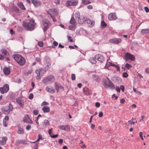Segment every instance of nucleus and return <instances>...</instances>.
<instances>
[{
	"label": "nucleus",
	"instance_id": "obj_40",
	"mask_svg": "<svg viewBox=\"0 0 149 149\" xmlns=\"http://www.w3.org/2000/svg\"><path fill=\"white\" fill-rule=\"evenodd\" d=\"M109 83H107V82L106 81H104L103 84L104 86L106 88H108Z\"/></svg>",
	"mask_w": 149,
	"mask_h": 149
},
{
	"label": "nucleus",
	"instance_id": "obj_26",
	"mask_svg": "<svg viewBox=\"0 0 149 149\" xmlns=\"http://www.w3.org/2000/svg\"><path fill=\"white\" fill-rule=\"evenodd\" d=\"M12 57L19 63V54H15L12 55Z\"/></svg>",
	"mask_w": 149,
	"mask_h": 149
},
{
	"label": "nucleus",
	"instance_id": "obj_35",
	"mask_svg": "<svg viewBox=\"0 0 149 149\" xmlns=\"http://www.w3.org/2000/svg\"><path fill=\"white\" fill-rule=\"evenodd\" d=\"M44 124L45 125V126L46 127L47 125H49V122L48 120H44Z\"/></svg>",
	"mask_w": 149,
	"mask_h": 149
},
{
	"label": "nucleus",
	"instance_id": "obj_37",
	"mask_svg": "<svg viewBox=\"0 0 149 149\" xmlns=\"http://www.w3.org/2000/svg\"><path fill=\"white\" fill-rule=\"evenodd\" d=\"M75 21L74 19V18L72 17L70 21V24H72L73 25L75 24Z\"/></svg>",
	"mask_w": 149,
	"mask_h": 149
},
{
	"label": "nucleus",
	"instance_id": "obj_34",
	"mask_svg": "<svg viewBox=\"0 0 149 149\" xmlns=\"http://www.w3.org/2000/svg\"><path fill=\"white\" fill-rule=\"evenodd\" d=\"M1 51L2 54L4 56L6 55L7 54V51L5 49H1Z\"/></svg>",
	"mask_w": 149,
	"mask_h": 149
},
{
	"label": "nucleus",
	"instance_id": "obj_5",
	"mask_svg": "<svg viewBox=\"0 0 149 149\" xmlns=\"http://www.w3.org/2000/svg\"><path fill=\"white\" fill-rule=\"evenodd\" d=\"M78 3L77 0H70L67 1L65 3L66 5L67 6H75L77 5Z\"/></svg>",
	"mask_w": 149,
	"mask_h": 149
},
{
	"label": "nucleus",
	"instance_id": "obj_43",
	"mask_svg": "<svg viewBox=\"0 0 149 149\" xmlns=\"http://www.w3.org/2000/svg\"><path fill=\"white\" fill-rule=\"evenodd\" d=\"M123 77L125 78L127 77L128 76V74L126 72H124L123 74Z\"/></svg>",
	"mask_w": 149,
	"mask_h": 149
},
{
	"label": "nucleus",
	"instance_id": "obj_11",
	"mask_svg": "<svg viewBox=\"0 0 149 149\" xmlns=\"http://www.w3.org/2000/svg\"><path fill=\"white\" fill-rule=\"evenodd\" d=\"M58 127L61 130H64L68 131H70V126L68 125H61L59 126Z\"/></svg>",
	"mask_w": 149,
	"mask_h": 149
},
{
	"label": "nucleus",
	"instance_id": "obj_31",
	"mask_svg": "<svg viewBox=\"0 0 149 149\" xmlns=\"http://www.w3.org/2000/svg\"><path fill=\"white\" fill-rule=\"evenodd\" d=\"M93 80L94 81H95L97 82H98L100 81V79L95 74H93L92 75Z\"/></svg>",
	"mask_w": 149,
	"mask_h": 149
},
{
	"label": "nucleus",
	"instance_id": "obj_27",
	"mask_svg": "<svg viewBox=\"0 0 149 149\" xmlns=\"http://www.w3.org/2000/svg\"><path fill=\"white\" fill-rule=\"evenodd\" d=\"M2 140H1L0 142V144L2 145H4L6 143V141L7 139V138L6 137H3L2 138Z\"/></svg>",
	"mask_w": 149,
	"mask_h": 149
},
{
	"label": "nucleus",
	"instance_id": "obj_25",
	"mask_svg": "<svg viewBox=\"0 0 149 149\" xmlns=\"http://www.w3.org/2000/svg\"><path fill=\"white\" fill-rule=\"evenodd\" d=\"M42 110L45 113L49 112L50 111V108L48 106H45L42 108Z\"/></svg>",
	"mask_w": 149,
	"mask_h": 149
},
{
	"label": "nucleus",
	"instance_id": "obj_62",
	"mask_svg": "<svg viewBox=\"0 0 149 149\" xmlns=\"http://www.w3.org/2000/svg\"><path fill=\"white\" fill-rule=\"evenodd\" d=\"M36 60L37 62H40L41 61L40 59V58L36 57Z\"/></svg>",
	"mask_w": 149,
	"mask_h": 149
},
{
	"label": "nucleus",
	"instance_id": "obj_32",
	"mask_svg": "<svg viewBox=\"0 0 149 149\" xmlns=\"http://www.w3.org/2000/svg\"><path fill=\"white\" fill-rule=\"evenodd\" d=\"M95 58L93 57L89 59V61L92 64H95L96 63V61L95 59Z\"/></svg>",
	"mask_w": 149,
	"mask_h": 149
},
{
	"label": "nucleus",
	"instance_id": "obj_36",
	"mask_svg": "<svg viewBox=\"0 0 149 149\" xmlns=\"http://www.w3.org/2000/svg\"><path fill=\"white\" fill-rule=\"evenodd\" d=\"M125 67L127 69H129L132 67V66L131 65L127 63L125 65Z\"/></svg>",
	"mask_w": 149,
	"mask_h": 149
},
{
	"label": "nucleus",
	"instance_id": "obj_8",
	"mask_svg": "<svg viewBox=\"0 0 149 149\" xmlns=\"http://www.w3.org/2000/svg\"><path fill=\"white\" fill-rule=\"evenodd\" d=\"M47 13L51 17H53L57 14V12L56 9H51L47 11Z\"/></svg>",
	"mask_w": 149,
	"mask_h": 149
},
{
	"label": "nucleus",
	"instance_id": "obj_58",
	"mask_svg": "<svg viewBox=\"0 0 149 149\" xmlns=\"http://www.w3.org/2000/svg\"><path fill=\"white\" fill-rule=\"evenodd\" d=\"M38 143H36L35 144V145L34 146V149H38Z\"/></svg>",
	"mask_w": 149,
	"mask_h": 149
},
{
	"label": "nucleus",
	"instance_id": "obj_45",
	"mask_svg": "<svg viewBox=\"0 0 149 149\" xmlns=\"http://www.w3.org/2000/svg\"><path fill=\"white\" fill-rule=\"evenodd\" d=\"M52 128H51V129H50L48 131V133L51 136H52V134H53L52 133Z\"/></svg>",
	"mask_w": 149,
	"mask_h": 149
},
{
	"label": "nucleus",
	"instance_id": "obj_10",
	"mask_svg": "<svg viewBox=\"0 0 149 149\" xmlns=\"http://www.w3.org/2000/svg\"><path fill=\"white\" fill-rule=\"evenodd\" d=\"M25 63L26 60L25 58L19 55V65L23 66L25 64Z\"/></svg>",
	"mask_w": 149,
	"mask_h": 149
},
{
	"label": "nucleus",
	"instance_id": "obj_30",
	"mask_svg": "<svg viewBox=\"0 0 149 149\" xmlns=\"http://www.w3.org/2000/svg\"><path fill=\"white\" fill-rule=\"evenodd\" d=\"M75 16L77 20L79 19L80 18V13L79 12H77L75 14Z\"/></svg>",
	"mask_w": 149,
	"mask_h": 149
},
{
	"label": "nucleus",
	"instance_id": "obj_23",
	"mask_svg": "<svg viewBox=\"0 0 149 149\" xmlns=\"http://www.w3.org/2000/svg\"><path fill=\"white\" fill-rule=\"evenodd\" d=\"M107 79L109 81L108 84V88H110L112 89H114L115 87L113 84L112 82L109 80V78L107 77Z\"/></svg>",
	"mask_w": 149,
	"mask_h": 149
},
{
	"label": "nucleus",
	"instance_id": "obj_59",
	"mask_svg": "<svg viewBox=\"0 0 149 149\" xmlns=\"http://www.w3.org/2000/svg\"><path fill=\"white\" fill-rule=\"evenodd\" d=\"M58 43L56 41H54L53 42V45L54 46H56L58 45Z\"/></svg>",
	"mask_w": 149,
	"mask_h": 149
},
{
	"label": "nucleus",
	"instance_id": "obj_38",
	"mask_svg": "<svg viewBox=\"0 0 149 149\" xmlns=\"http://www.w3.org/2000/svg\"><path fill=\"white\" fill-rule=\"evenodd\" d=\"M8 108H9L8 109L10 111H12L13 109V106L11 104H9L8 105Z\"/></svg>",
	"mask_w": 149,
	"mask_h": 149
},
{
	"label": "nucleus",
	"instance_id": "obj_53",
	"mask_svg": "<svg viewBox=\"0 0 149 149\" xmlns=\"http://www.w3.org/2000/svg\"><path fill=\"white\" fill-rule=\"evenodd\" d=\"M71 79L73 80H74L75 79V77L74 74H72Z\"/></svg>",
	"mask_w": 149,
	"mask_h": 149
},
{
	"label": "nucleus",
	"instance_id": "obj_24",
	"mask_svg": "<svg viewBox=\"0 0 149 149\" xmlns=\"http://www.w3.org/2000/svg\"><path fill=\"white\" fill-rule=\"evenodd\" d=\"M94 0H82V3L84 5L91 3Z\"/></svg>",
	"mask_w": 149,
	"mask_h": 149
},
{
	"label": "nucleus",
	"instance_id": "obj_60",
	"mask_svg": "<svg viewBox=\"0 0 149 149\" xmlns=\"http://www.w3.org/2000/svg\"><path fill=\"white\" fill-rule=\"evenodd\" d=\"M124 87L123 85H121L120 86V89H121L122 90V91L123 92H124Z\"/></svg>",
	"mask_w": 149,
	"mask_h": 149
},
{
	"label": "nucleus",
	"instance_id": "obj_64",
	"mask_svg": "<svg viewBox=\"0 0 149 149\" xmlns=\"http://www.w3.org/2000/svg\"><path fill=\"white\" fill-rule=\"evenodd\" d=\"M103 114L102 112H100L99 114V117H102L103 116Z\"/></svg>",
	"mask_w": 149,
	"mask_h": 149
},
{
	"label": "nucleus",
	"instance_id": "obj_56",
	"mask_svg": "<svg viewBox=\"0 0 149 149\" xmlns=\"http://www.w3.org/2000/svg\"><path fill=\"white\" fill-rule=\"evenodd\" d=\"M144 9H145V11L146 13H148L149 12V9L148 7H144Z\"/></svg>",
	"mask_w": 149,
	"mask_h": 149
},
{
	"label": "nucleus",
	"instance_id": "obj_51",
	"mask_svg": "<svg viewBox=\"0 0 149 149\" xmlns=\"http://www.w3.org/2000/svg\"><path fill=\"white\" fill-rule=\"evenodd\" d=\"M31 128V126L30 125H28L26 127V129L27 130H30Z\"/></svg>",
	"mask_w": 149,
	"mask_h": 149
},
{
	"label": "nucleus",
	"instance_id": "obj_9",
	"mask_svg": "<svg viewBox=\"0 0 149 149\" xmlns=\"http://www.w3.org/2000/svg\"><path fill=\"white\" fill-rule=\"evenodd\" d=\"M95 59L100 61L101 63H102L105 61L104 57L102 55L97 54L95 56Z\"/></svg>",
	"mask_w": 149,
	"mask_h": 149
},
{
	"label": "nucleus",
	"instance_id": "obj_50",
	"mask_svg": "<svg viewBox=\"0 0 149 149\" xmlns=\"http://www.w3.org/2000/svg\"><path fill=\"white\" fill-rule=\"evenodd\" d=\"M33 97V93H30L29 96V98L30 99H32Z\"/></svg>",
	"mask_w": 149,
	"mask_h": 149
},
{
	"label": "nucleus",
	"instance_id": "obj_6",
	"mask_svg": "<svg viewBox=\"0 0 149 149\" xmlns=\"http://www.w3.org/2000/svg\"><path fill=\"white\" fill-rule=\"evenodd\" d=\"M125 60L126 61L128 60H130L131 61H134L135 60V58L134 56L129 53H126L125 55Z\"/></svg>",
	"mask_w": 149,
	"mask_h": 149
},
{
	"label": "nucleus",
	"instance_id": "obj_63",
	"mask_svg": "<svg viewBox=\"0 0 149 149\" xmlns=\"http://www.w3.org/2000/svg\"><path fill=\"white\" fill-rule=\"evenodd\" d=\"M63 139H61L59 140L58 141V143L59 144H61L63 142Z\"/></svg>",
	"mask_w": 149,
	"mask_h": 149
},
{
	"label": "nucleus",
	"instance_id": "obj_46",
	"mask_svg": "<svg viewBox=\"0 0 149 149\" xmlns=\"http://www.w3.org/2000/svg\"><path fill=\"white\" fill-rule=\"evenodd\" d=\"M143 135V133L141 132H140L139 133V136L140 137V138L142 140H143V136H142Z\"/></svg>",
	"mask_w": 149,
	"mask_h": 149
},
{
	"label": "nucleus",
	"instance_id": "obj_7",
	"mask_svg": "<svg viewBox=\"0 0 149 149\" xmlns=\"http://www.w3.org/2000/svg\"><path fill=\"white\" fill-rule=\"evenodd\" d=\"M42 22L44 31H45L48 29L50 25V23L48 20L45 19H44L43 20Z\"/></svg>",
	"mask_w": 149,
	"mask_h": 149
},
{
	"label": "nucleus",
	"instance_id": "obj_15",
	"mask_svg": "<svg viewBox=\"0 0 149 149\" xmlns=\"http://www.w3.org/2000/svg\"><path fill=\"white\" fill-rule=\"evenodd\" d=\"M122 41L121 39L117 38V39H111L109 40V42L111 43H114L116 44H118L120 42Z\"/></svg>",
	"mask_w": 149,
	"mask_h": 149
},
{
	"label": "nucleus",
	"instance_id": "obj_19",
	"mask_svg": "<svg viewBox=\"0 0 149 149\" xmlns=\"http://www.w3.org/2000/svg\"><path fill=\"white\" fill-rule=\"evenodd\" d=\"M55 87L56 89L57 90V92L58 91L59 89H64L63 86L57 83H55Z\"/></svg>",
	"mask_w": 149,
	"mask_h": 149
},
{
	"label": "nucleus",
	"instance_id": "obj_49",
	"mask_svg": "<svg viewBox=\"0 0 149 149\" xmlns=\"http://www.w3.org/2000/svg\"><path fill=\"white\" fill-rule=\"evenodd\" d=\"M33 113L35 115H37L38 113V111L37 110H35L33 111Z\"/></svg>",
	"mask_w": 149,
	"mask_h": 149
},
{
	"label": "nucleus",
	"instance_id": "obj_1",
	"mask_svg": "<svg viewBox=\"0 0 149 149\" xmlns=\"http://www.w3.org/2000/svg\"><path fill=\"white\" fill-rule=\"evenodd\" d=\"M35 24L34 20L33 19H30L28 22H23L22 25L26 30L32 31L35 28Z\"/></svg>",
	"mask_w": 149,
	"mask_h": 149
},
{
	"label": "nucleus",
	"instance_id": "obj_12",
	"mask_svg": "<svg viewBox=\"0 0 149 149\" xmlns=\"http://www.w3.org/2000/svg\"><path fill=\"white\" fill-rule=\"evenodd\" d=\"M117 19V17L115 13H111L108 16V19L109 20H115Z\"/></svg>",
	"mask_w": 149,
	"mask_h": 149
},
{
	"label": "nucleus",
	"instance_id": "obj_18",
	"mask_svg": "<svg viewBox=\"0 0 149 149\" xmlns=\"http://www.w3.org/2000/svg\"><path fill=\"white\" fill-rule=\"evenodd\" d=\"M83 91L84 94L86 95H90L92 93L91 91L86 87L84 88Z\"/></svg>",
	"mask_w": 149,
	"mask_h": 149
},
{
	"label": "nucleus",
	"instance_id": "obj_52",
	"mask_svg": "<svg viewBox=\"0 0 149 149\" xmlns=\"http://www.w3.org/2000/svg\"><path fill=\"white\" fill-rule=\"evenodd\" d=\"M68 40L70 42H73V39L70 36H68Z\"/></svg>",
	"mask_w": 149,
	"mask_h": 149
},
{
	"label": "nucleus",
	"instance_id": "obj_41",
	"mask_svg": "<svg viewBox=\"0 0 149 149\" xmlns=\"http://www.w3.org/2000/svg\"><path fill=\"white\" fill-rule=\"evenodd\" d=\"M32 70H29L27 72H25L24 73V74L25 76H27L29 74H31L32 72Z\"/></svg>",
	"mask_w": 149,
	"mask_h": 149
},
{
	"label": "nucleus",
	"instance_id": "obj_33",
	"mask_svg": "<svg viewBox=\"0 0 149 149\" xmlns=\"http://www.w3.org/2000/svg\"><path fill=\"white\" fill-rule=\"evenodd\" d=\"M19 7L23 10H26V8L22 2L19 3Z\"/></svg>",
	"mask_w": 149,
	"mask_h": 149
},
{
	"label": "nucleus",
	"instance_id": "obj_13",
	"mask_svg": "<svg viewBox=\"0 0 149 149\" xmlns=\"http://www.w3.org/2000/svg\"><path fill=\"white\" fill-rule=\"evenodd\" d=\"M32 3L36 7L40 6L42 4L41 2L38 0H31Z\"/></svg>",
	"mask_w": 149,
	"mask_h": 149
},
{
	"label": "nucleus",
	"instance_id": "obj_2",
	"mask_svg": "<svg viewBox=\"0 0 149 149\" xmlns=\"http://www.w3.org/2000/svg\"><path fill=\"white\" fill-rule=\"evenodd\" d=\"M54 80V77L52 75H49L47 77L44 79L43 82L45 84H49L51 83Z\"/></svg>",
	"mask_w": 149,
	"mask_h": 149
},
{
	"label": "nucleus",
	"instance_id": "obj_20",
	"mask_svg": "<svg viewBox=\"0 0 149 149\" xmlns=\"http://www.w3.org/2000/svg\"><path fill=\"white\" fill-rule=\"evenodd\" d=\"M46 89L47 91L51 93H53L55 92V90L51 86H47L46 87Z\"/></svg>",
	"mask_w": 149,
	"mask_h": 149
},
{
	"label": "nucleus",
	"instance_id": "obj_14",
	"mask_svg": "<svg viewBox=\"0 0 149 149\" xmlns=\"http://www.w3.org/2000/svg\"><path fill=\"white\" fill-rule=\"evenodd\" d=\"M85 22L87 23L88 26L90 27H93L94 25L95 22L94 21H92L89 19H86Z\"/></svg>",
	"mask_w": 149,
	"mask_h": 149
},
{
	"label": "nucleus",
	"instance_id": "obj_39",
	"mask_svg": "<svg viewBox=\"0 0 149 149\" xmlns=\"http://www.w3.org/2000/svg\"><path fill=\"white\" fill-rule=\"evenodd\" d=\"M24 133L23 129L22 128H19V134H22Z\"/></svg>",
	"mask_w": 149,
	"mask_h": 149
},
{
	"label": "nucleus",
	"instance_id": "obj_55",
	"mask_svg": "<svg viewBox=\"0 0 149 149\" xmlns=\"http://www.w3.org/2000/svg\"><path fill=\"white\" fill-rule=\"evenodd\" d=\"M133 90L134 92L136 94L140 93L139 91H137L134 87L133 88Z\"/></svg>",
	"mask_w": 149,
	"mask_h": 149
},
{
	"label": "nucleus",
	"instance_id": "obj_17",
	"mask_svg": "<svg viewBox=\"0 0 149 149\" xmlns=\"http://www.w3.org/2000/svg\"><path fill=\"white\" fill-rule=\"evenodd\" d=\"M1 110L2 112L5 114H8L10 113L9 110L6 107H4L2 108Z\"/></svg>",
	"mask_w": 149,
	"mask_h": 149
},
{
	"label": "nucleus",
	"instance_id": "obj_16",
	"mask_svg": "<svg viewBox=\"0 0 149 149\" xmlns=\"http://www.w3.org/2000/svg\"><path fill=\"white\" fill-rule=\"evenodd\" d=\"M23 120L24 122L29 123H32V121L28 115H26L25 116Z\"/></svg>",
	"mask_w": 149,
	"mask_h": 149
},
{
	"label": "nucleus",
	"instance_id": "obj_21",
	"mask_svg": "<svg viewBox=\"0 0 149 149\" xmlns=\"http://www.w3.org/2000/svg\"><path fill=\"white\" fill-rule=\"evenodd\" d=\"M9 120V117L8 116H6L3 120V124L4 126L5 127H6L7 126V122Z\"/></svg>",
	"mask_w": 149,
	"mask_h": 149
},
{
	"label": "nucleus",
	"instance_id": "obj_54",
	"mask_svg": "<svg viewBox=\"0 0 149 149\" xmlns=\"http://www.w3.org/2000/svg\"><path fill=\"white\" fill-rule=\"evenodd\" d=\"M58 136V134L54 135L53 134H52V136H51V137L52 138H56Z\"/></svg>",
	"mask_w": 149,
	"mask_h": 149
},
{
	"label": "nucleus",
	"instance_id": "obj_29",
	"mask_svg": "<svg viewBox=\"0 0 149 149\" xmlns=\"http://www.w3.org/2000/svg\"><path fill=\"white\" fill-rule=\"evenodd\" d=\"M86 20L85 18L84 17H83V18H80L79 19L77 20V21H78V22L79 24H82L84 22H85V20Z\"/></svg>",
	"mask_w": 149,
	"mask_h": 149
},
{
	"label": "nucleus",
	"instance_id": "obj_28",
	"mask_svg": "<svg viewBox=\"0 0 149 149\" xmlns=\"http://www.w3.org/2000/svg\"><path fill=\"white\" fill-rule=\"evenodd\" d=\"M147 33H149V29H143L141 31V35H144Z\"/></svg>",
	"mask_w": 149,
	"mask_h": 149
},
{
	"label": "nucleus",
	"instance_id": "obj_3",
	"mask_svg": "<svg viewBox=\"0 0 149 149\" xmlns=\"http://www.w3.org/2000/svg\"><path fill=\"white\" fill-rule=\"evenodd\" d=\"M45 72V71L43 69L41 68L36 70V73L37 74L36 77V78L37 79H40L41 76V75H42Z\"/></svg>",
	"mask_w": 149,
	"mask_h": 149
},
{
	"label": "nucleus",
	"instance_id": "obj_22",
	"mask_svg": "<svg viewBox=\"0 0 149 149\" xmlns=\"http://www.w3.org/2000/svg\"><path fill=\"white\" fill-rule=\"evenodd\" d=\"M3 70L6 75L9 74L10 72V70L9 68L5 67L3 69Z\"/></svg>",
	"mask_w": 149,
	"mask_h": 149
},
{
	"label": "nucleus",
	"instance_id": "obj_48",
	"mask_svg": "<svg viewBox=\"0 0 149 149\" xmlns=\"http://www.w3.org/2000/svg\"><path fill=\"white\" fill-rule=\"evenodd\" d=\"M42 136L40 134L38 135V138L37 139V140L36 141V142H38L39 141L40 139H42Z\"/></svg>",
	"mask_w": 149,
	"mask_h": 149
},
{
	"label": "nucleus",
	"instance_id": "obj_57",
	"mask_svg": "<svg viewBox=\"0 0 149 149\" xmlns=\"http://www.w3.org/2000/svg\"><path fill=\"white\" fill-rule=\"evenodd\" d=\"M95 106L96 107H99L100 106V104L99 102H97L95 103Z\"/></svg>",
	"mask_w": 149,
	"mask_h": 149
},
{
	"label": "nucleus",
	"instance_id": "obj_61",
	"mask_svg": "<svg viewBox=\"0 0 149 149\" xmlns=\"http://www.w3.org/2000/svg\"><path fill=\"white\" fill-rule=\"evenodd\" d=\"M109 65L111 66H113L115 67L117 65H116L112 63H111L109 62Z\"/></svg>",
	"mask_w": 149,
	"mask_h": 149
},
{
	"label": "nucleus",
	"instance_id": "obj_42",
	"mask_svg": "<svg viewBox=\"0 0 149 149\" xmlns=\"http://www.w3.org/2000/svg\"><path fill=\"white\" fill-rule=\"evenodd\" d=\"M101 25L102 27H106L107 26V24L105 22L103 21L102 22Z\"/></svg>",
	"mask_w": 149,
	"mask_h": 149
},
{
	"label": "nucleus",
	"instance_id": "obj_47",
	"mask_svg": "<svg viewBox=\"0 0 149 149\" xmlns=\"http://www.w3.org/2000/svg\"><path fill=\"white\" fill-rule=\"evenodd\" d=\"M128 124H130L131 125H134L135 124V123L134 122L132 121V120H129L128 121Z\"/></svg>",
	"mask_w": 149,
	"mask_h": 149
},
{
	"label": "nucleus",
	"instance_id": "obj_4",
	"mask_svg": "<svg viewBox=\"0 0 149 149\" xmlns=\"http://www.w3.org/2000/svg\"><path fill=\"white\" fill-rule=\"evenodd\" d=\"M9 89L8 84H5L3 87L0 88V91L1 93L3 94L8 92Z\"/></svg>",
	"mask_w": 149,
	"mask_h": 149
},
{
	"label": "nucleus",
	"instance_id": "obj_44",
	"mask_svg": "<svg viewBox=\"0 0 149 149\" xmlns=\"http://www.w3.org/2000/svg\"><path fill=\"white\" fill-rule=\"evenodd\" d=\"M38 45L40 47H42L43 45V43L42 42H38Z\"/></svg>",
	"mask_w": 149,
	"mask_h": 149
}]
</instances>
